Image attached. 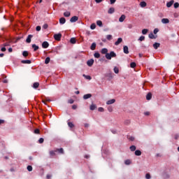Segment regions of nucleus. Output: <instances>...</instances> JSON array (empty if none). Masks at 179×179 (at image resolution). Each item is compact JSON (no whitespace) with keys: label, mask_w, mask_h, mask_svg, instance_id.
<instances>
[{"label":"nucleus","mask_w":179,"mask_h":179,"mask_svg":"<svg viewBox=\"0 0 179 179\" xmlns=\"http://www.w3.org/2000/svg\"><path fill=\"white\" fill-rule=\"evenodd\" d=\"M106 59H111L112 58H115L117 57V54L114 52V51H111L110 53H106L105 55Z\"/></svg>","instance_id":"nucleus-1"},{"label":"nucleus","mask_w":179,"mask_h":179,"mask_svg":"<svg viewBox=\"0 0 179 179\" xmlns=\"http://www.w3.org/2000/svg\"><path fill=\"white\" fill-rule=\"evenodd\" d=\"M55 40H56V41H61V38L62 37V34H61L60 33L59 34H55L53 36Z\"/></svg>","instance_id":"nucleus-2"},{"label":"nucleus","mask_w":179,"mask_h":179,"mask_svg":"<svg viewBox=\"0 0 179 179\" xmlns=\"http://www.w3.org/2000/svg\"><path fill=\"white\" fill-rule=\"evenodd\" d=\"M78 20L79 17L76 15H74L70 19V22L71 23H75V22H78Z\"/></svg>","instance_id":"nucleus-3"},{"label":"nucleus","mask_w":179,"mask_h":179,"mask_svg":"<svg viewBox=\"0 0 179 179\" xmlns=\"http://www.w3.org/2000/svg\"><path fill=\"white\" fill-rule=\"evenodd\" d=\"M31 38H33V35L31 34L28 35L26 39V43H27V44H30L31 43Z\"/></svg>","instance_id":"nucleus-4"},{"label":"nucleus","mask_w":179,"mask_h":179,"mask_svg":"<svg viewBox=\"0 0 179 179\" xmlns=\"http://www.w3.org/2000/svg\"><path fill=\"white\" fill-rule=\"evenodd\" d=\"M50 47V43L48 41H43L42 43V48H48Z\"/></svg>","instance_id":"nucleus-5"},{"label":"nucleus","mask_w":179,"mask_h":179,"mask_svg":"<svg viewBox=\"0 0 179 179\" xmlns=\"http://www.w3.org/2000/svg\"><path fill=\"white\" fill-rule=\"evenodd\" d=\"M94 64V59H90L87 62V65L89 66H93V64Z\"/></svg>","instance_id":"nucleus-6"},{"label":"nucleus","mask_w":179,"mask_h":179,"mask_svg":"<svg viewBox=\"0 0 179 179\" xmlns=\"http://www.w3.org/2000/svg\"><path fill=\"white\" fill-rule=\"evenodd\" d=\"M106 78H108V80H111L113 79V73L111 72H109L105 75Z\"/></svg>","instance_id":"nucleus-7"},{"label":"nucleus","mask_w":179,"mask_h":179,"mask_svg":"<svg viewBox=\"0 0 179 179\" xmlns=\"http://www.w3.org/2000/svg\"><path fill=\"white\" fill-rule=\"evenodd\" d=\"M123 52H124V54H129V49L128 48V46L124 45V46L123 47Z\"/></svg>","instance_id":"nucleus-8"},{"label":"nucleus","mask_w":179,"mask_h":179,"mask_svg":"<svg viewBox=\"0 0 179 179\" xmlns=\"http://www.w3.org/2000/svg\"><path fill=\"white\" fill-rule=\"evenodd\" d=\"M174 4V0H171L170 1L166 3L167 8H171L173 5Z\"/></svg>","instance_id":"nucleus-9"},{"label":"nucleus","mask_w":179,"mask_h":179,"mask_svg":"<svg viewBox=\"0 0 179 179\" xmlns=\"http://www.w3.org/2000/svg\"><path fill=\"white\" fill-rule=\"evenodd\" d=\"M66 22V19H65V17H62L59 18V23L61 24H65Z\"/></svg>","instance_id":"nucleus-10"},{"label":"nucleus","mask_w":179,"mask_h":179,"mask_svg":"<svg viewBox=\"0 0 179 179\" xmlns=\"http://www.w3.org/2000/svg\"><path fill=\"white\" fill-rule=\"evenodd\" d=\"M162 23H163L164 24H167L168 23H170V20H169V18H163L162 19Z\"/></svg>","instance_id":"nucleus-11"},{"label":"nucleus","mask_w":179,"mask_h":179,"mask_svg":"<svg viewBox=\"0 0 179 179\" xmlns=\"http://www.w3.org/2000/svg\"><path fill=\"white\" fill-rule=\"evenodd\" d=\"M101 54H105V55H107L108 54V49L103 48L101 50Z\"/></svg>","instance_id":"nucleus-12"},{"label":"nucleus","mask_w":179,"mask_h":179,"mask_svg":"<svg viewBox=\"0 0 179 179\" xmlns=\"http://www.w3.org/2000/svg\"><path fill=\"white\" fill-rule=\"evenodd\" d=\"M114 103H115V99H112L107 101L106 104L108 106H110V104H114Z\"/></svg>","instance_id":"nucleus-13"},{"label":"nucleus","mask_w":179,"mask_h":179,"mask_svg":"<svg viewBox=\"0 0 179 179\" xmlns=\"http://www.w3.org/2000/svg\"><path fill=\"white\" fill-rule=\"evenodd\" d=\"M126 17H127L125 16V15H122L119 18V22H120V23H122V22L125 20Z\"/></svg>","instance_id":"nucleus-14"},{"label":"nucleus","mask_w":179,"mask_h":179,"mask_svg":"<svg viewBox=\"0 0 179 179\" xmlns=\"http://www.w3.org/2000/svg\"><path fill=\"white\" fill-rule=\"evenodd\" d=\"M114 12H115V8H110L108 10V13H109V15H113V13H114Z\"/></svg>","instance_id":"nucleus-15"},{"label":"nucleus","mask_w":179,"mask_h":179,"mask_svg":"<svg viewBox=\"0 0 179 179\" xmlns=\"http://www.w3.org/2000/svg\"><path fill=\"white\" fill-rule=\"evenodd\" d=\"M122 41V38H118L117 41L115 42V45H120Z\"/></svg>","instance_id":"nucleus-16"},{"label":"nucleus","mask_w":179,"mask_h":179,"mask_svg":"<svg viewBox=\"0 0 179 179\" xmlns=\"http://www.w3.org/2000/svg\"><path fill=\"white\" fill-rule=\"evenodd\" d=\"M92 97V94H86L83 96L84 100H87V99H90Z\"/></svg>","instance_id":"nucleus-17"},{"label":"nucleus","mask_w":179,"mask_h":179,"mask_svg":"<svg viewBox=\"0 0 179 179\" xmlns=\"http://www.w3.org/2000/svg\"><path fill=\"white\" fill-rule=\"evenodd\" d=\"M153 47H154L155 50H157V48H159V47H160V43H157V42H155L153 44Z\"/></svg>","instance_id":"nucleus-18"},{"label":"nucleus","mask_w":179,"mask_h":179,"mask_svg":"<svg viewBox=\"0 0 179 179\" xmlns=\"http://www.w3.org/2000/svg\"><path fill=\"white\" fill-rule=\"evenodd\" d=\"M96 43H92L90 46V50H92V51H94V50H96Z\"/></svg>","instance_id":"nucleus-19"},{"label":"nucleus","mask_w":179,"mask_h":179,"mask_svg":"<svg viewBox=\"0 0 179 179\" xmlns=\"http://www.w3.org/2000/svg\"><path fill=\"white\" fill-rule=\"evenodd\" d=\"M148 37H149V38H150L151 40H153V39H155V38H157V36H155L153 34V33L151 32L150 34H149Z\"/></svg>","instance_id":"nucleus-20"},{"label":"nucleus","mask_w":179,"mask_h":179,"mask_svg":"<svg viewBox=\"0 0 179 179\" xmlns=\"http://www.w3.org/2000/svg\"><path fill=\"white\" fill-rule=\"evenodd\" d=\"M136 156H141L142 155V152L140 150H136L134 152Z\"/></svg>","instance_id":"nucleus-21"},{"label":"nucleus","mask_w":179,"mask_h":179,"mask_svg":"<svg viewBox=\"0 0 179 179\" xmlns=\"http://www.w3.org/2000/svg\"><path fill=\"white\" fill-rule=\"evenodd\" d=\"M32 48H33L34 51H37V50H38V48H40V47H38V45H37L36 44H32Z\"/></svg>","instance_id":"nucleus-22"},{"label":"nucleus","mask_w":179,"mask_h":179,"mask_svg":"<svg viewBox=\"0 0 179 179\" xmlns=\"http://www.w3.org/2000/svg\"><path fill=\"white\" fill-rule=\"evenodd\" d=\"M146 100H152V93L149 92L146 95Z\"/></svg>","instance_id":"nucleus-23"},{"label":"nucleus","mask_w":179,"mask_h":179,"mask_svg":"<svg viewBox=\"0 0 179 179\" xmlns=\"http://www.w3.org/2000/svg\"><path fill=\"white\" fill-rule=\"evenodd\" d=\"M148 5V3H145V1H141L140 3L141 8H145V6Z\"/></svg>","instance_id":"nucleus-24"},{"label":"nucleus","mask_w":179,"mask_h":179,"mask_svg":"<svg viewBox=\"0 0 179 179\" xmlns=\"http://www.w3.org/2000/svg\"><path fill=\"white\" fill-rule=\"evenodd\" d=\"M21 62H22V64H31V60H29V59L22 60Z\"/></svg>","instance_id":"nucleus-25"},{"label":"nucleus","mask_w":179,"mask_h":179,"mask_svg":"<svg viewBox=\"0 0 179 179\" xmlns=\"http://www.w3.org/2000/svg\"><path fill=\"white\" fill-rule=\"evenodd\" d=\"M71 44H76V38H71L70 39Z\"/></svg>","instance_id":"nucleus-26"},{"label":"nucleus","mask_w":179,"mask_h":179,"mask_svg":"<svg viewBox=\"0 0 179 179\" xmlns=\"http://www.w3.org/2000/svg\"><path fill=\"white\" fill-rule=\"evenodd\" d=\"M96 24L99 27H103V22H101V20H97L96 21Z\"/></svg>","instance_id":"nucleus-27"},{"label":"nucleus","mask_w":179,"mask_h":179,"mask_svg":"<svg viewBox=\"0 0 179 179\" xmlns=\"http://www.w3.org/2000/svg\"><path fill=\"white\" fill-rule=\"evenodd\" d=\"M50 61H51V58H50V57H46L45 59V64L46 65L50 64Z\"/></svg>","instance_id":"nucleus-28"},{"label":"nucleus","mask_w":179,"mask_h":179,"mask_svg":"<svg viewBox=\"0 0 179 179\" xmlns=\"http://www.w3.org/2000/svg\"><path fill=\"white\" fill-rule=\"evenodd\" d=\"M64 16H65V17H69V16H71V12L69 11L64 12Z\"/></svg>","instance_id":"nucleus-29"},{"label":"nucleus","mask_w":179,"mask_h":179,"mask_svg":"<svg viewBox=\"0 0 179 179\" xmlns=\"http://www.w3.org/2000/svg\"><path fill=\"white\" fill-rule=\"evenodd\" d=\"M90 108L91 111H94V110H96V108H97V106H96V105H94V104H92L90 106Z\"/></svg>","instance_id":"nucleus-30"},{"label":"nucleus","mask_w":179,"mask_h":179,"mask_svg":"<svg viewBox=\"0 0 179 179\" xmlns=\"http://www.w3.org/2000/svg\"><path fill=\"white\" fill-rule=\"evenodd\" d=\"M40 86V83H34V84H33V87H34V89H38V87Z\"/></svg>","instance_id":"nucleus-31"},{"label":"nucleus","mask_w":179,"mask_h":179,"mask_svg":"<svg viewBox=\"0 0 179 179\" xmlns=\"http://www.w3.org/2000/svg\"><path fill=\"white\" fill-rule=\"evenodd\" d=\"M129 149H130L131 152H135L136 150V146L131 145V146H130Z\"/></svg>","instance_id":"nucleus-32"},{"label":"nucleus","mask_w":179,"mask_h":179,"mask_svg":"<svg viewBox=\"0 0 179 179\" xmlns=\"http://www.w3.org/2000/svg\"><path fill=\"white\" fill-rule=\"evenodd\" d=\"M113 71H114L115 73H120V69H118V67H117V66L114 67Z\"/></svg>","instance_id":"nucleus-33"},{"label":"nucleus","mask_w":179,"mask_h":179,"mask_svg":"<svg viewBox=\"0 0 179 179\" xmlns=\"http://www.w3.org/2000/svg\"><path fill=\"white\" fill-rule=\"evenodd\" d=\"M85 79H87V80H92V76H86L85 74H83V76Z\"/></svg>","instance_id":"nucleus-34"},{"label":"nucleus","mask_w":179,"mask_h":179,"mask_svg":"<svg viewBox=\"0 0 179 179\" xmlns=\"http://www.w3.org/2000/svg\"><path fill=\"white\" fill-rule=\"evenodd\" d=\"M106 39L108 40V41H110V40H113V35H111V34L107 35Z\"/></svg>","instance_id":"nucleus-35"},{"label":"nucleus","mask_w":179,"mask_h":179,"mask_svg":"<svg viewBox=\"0 0 179 179\" xmlns=\"http://www.w3.org/2000/svg\"><path fill=\"white\" fill-rule=\"evenodd\" d=\"M94 58H99L100 57V53L99 52H96L94 54Z\"/></svg>","instance_id":"nucleus-36"},{"label":"nucleus","mask_w":179,"mask_h":179,"mask_svg":"<svg viewBox=\"0 0 179 179\" xmlns=\"http://www.w3.org/2000/svg\"><path fill=\"white\" fill-rule=\"evenodd\" d=\"M148 31H149V29H143V30H142V34H148Z\"/></svg>","instance_id":"nucleus-37"},{"label":"nucleus","mask_w":179,"mask_h":179,"mask_svg":"<svg viewBox=\"0 0 179 179\" xmlns=\"http://www.w3.org/2000/svg\"><path fill=\"white\" fill-rule=\"evenodd\" d=\"M136 66V63L135 62H132L130 63V67L135 68Z\"/></svg>","instance_id":"nucleus-38"},{"label":"nucleus","mask_w":179,"mask_h":179,"mask_svg":"<svg viewBox=\"0 0 179 179\" xmlns=\"http://www.w3.org/2000/svg\"><path fill=\"white\" fill-rule=\"evenodd\" d=\"M68 126L69 127V128H73V127H75V124H73V123H72V122H69Z\"/></svg>","instance_id":"nucleus-39"},{"label":"nucleus","mask_w":179,"mask_h":179,"mask_svg":"<svg viewBox=\"0 0 179 179\" xmlns=\"http://www.w3.org/2000/svg\"><path fill=\"white\" fill-rule=\"evenodd\" d=\"M23 57H27L29 55V52L27 50H24L22 52Z\"/></svg>","instance_id":"nucleus-40"},{"label":"nucleus","mask_w":179,"mask_h":179,"mask_svg":"<svg viewBox=\"0 0 179 179\" xmlns=\"http://www.w3.org/2000/svg\"><path fill=\"white\" fill-rule=\"evenodd\" d=\"M90 29H91V30H94V29H96V24L95 23H92L90 25Z\"/></svg>","instance_id":"nucleus-41"},{"label":"nucleus","mask_w":179,"mask_h":179,"mask_svg":"<svg viewBox=\"0 0 179 179\" xmlns=\"http://www.w3.org/2000/svg\"><path fill=\"white\" fill-rule=\"evenodd\" d=\"M57 151L59 153H61L62 155H64V148H59V149L57 150Z\"/></svg>","instance_id":"nucleus-42"},{"label":"nucleus","mask_w":179,"mask_h":179,"mask_svg":"<svg viewBox=\"0 0 179 179\" xmlns=\"http://www.w3.org/2000/svg\"><path fill=\"white\" fill-rule=\"evenodd\" d=\"M173 7L175 8V9H177L178 8H179V3L178 2L174 3Z\"/></svg>","instance_id":"nucleus-43"},{"label":"nucleus","mask_w":179,"mask_h":179,"mask_svg":"<svg viewBox=\"0 0 179 179\" xmlns=\"http://www.w3.org/2000/svg\"><path fill=\"white\" fill-rule=\"evenodd\" d=\"M27 169L28 171H33V166H31V165L27 166Z\"/></svg>","instance_id":"nucleus-44"},{"label":"nucleus","mask_w":179,"mask_h":179,"mask_svg":"<svg viewBox=\"0 0 179 179\" xmlns=\"http://www.w3.org/2000/svg\"><path fill=\"white\" fill-rule=\"evenodd\" d=\"M124 164H127V166H129V164H131V160H129V159L125 160Z\"/></svg>","instance_id":"nucleus-45"},{"label":"nucleus","mask_w":179,"mask_h":179,"mask_svg":"<svg viewBox=\"0 0 179 179\" xmlns=\"http://www.w3.org/2000/svg\"><path fill=\"white\" fill-rule=\"evenodd\" d=\"M98 111H99V113H103V111H104V108H103V107H99V108H98Z\"/></svg>","instance_id":"nucleus-46"},{"label":"nucleus","mask_w":179,"mask_h":179,"mask_svg":"<svg viewBox=\"0 0 179 179\" xmlns=\"http://www.w3.org/2000/svg\"><path fill=\"white\" fill-rule=\"evenodd\" d=\"M129 141H130L131 142H134L135 141V137L134 136H130L129 137Z\"/></svg>","instance_id":"nucleus-47"},{"label":"nucleus","mask_w":179,"mask_h":179,"mask_svg":"<svg viewBox=\"0 0 179 179\" xmlns=\"http://www.w3.org/2000/svg\"><path fill=\"white\" fill-rule=\"evenodd\" d=\"M145 178H146V179H150V178H152V176H150V173H146V174H145Z\"/></svg>","instance_id":"nucleus-48"},{"label":"nucleus","mask_w":179,"mask_h":179,"mask_svg":"<svg viewBox=\"0 0 179 179\" xmlns=\"http://www.w3.org/2000/svg\"><path fill=\"white\" fill-rule=\"evenodd\" d=\"M124 124H125V125H129V124H131V120H125Z\"/></svg>","instance_id":"nucleus-49"},{"label":"nucleus","mask_w":179,"mask_h":179,"mask_svg":"<svg viewBox=\"0 0 179 179\" xmlns=\"http://www.w3.org/2000/svg\"><path fill=\"white\" fill-rule=\"evenodd\" d=\"M43 29H44V30H47V29H48V24H45L43 25Z\"/></svg>","instance_id":"nucleus-50"},{"label":"nucleus","mask_w":179,"mask_h":179,"mask_svg":"<svg viewBox=\"0 0 179 179\" xmlns=\"http://www.w3.org/2000/svg\"><path fill=\"white\" fill-rule=\"evenodd\" d=\"M145 40V36H141L139 37L138 41H143Z\"/></svg>","instance_id":"nucleus-51"},{"label":"nucleus","mask_w":179,"mask_h":179,"mask_svg":"<svg viewBox=\"0 0 179 179\" xmlns=\"http://www.w3.org/2000/svg\"><path fill=\"white\" fill-rule=\"evenodd\" d=\"M39 143H44V138H40L38 140Z\"/></svg>","instance_id":"nucleus-52"},{"label":"nucleus","mask_w":179,"mask_h":179,"mask_svg":"<svg viewBox=\"0 0 179 179\" xmlns=\"http://www.w3.org/2000/svg\"><path fill=\"white\" fill-rule=\"evenodd\" d=\"M75 101L73 99H71L68 101L69 104H73Z\"/></svg>","instance_id":"nucleus-53"},{"label":"nucleus","mask_w":179,"mask_h":179,"mask_svg":"<svg viewBox=\"0 0 179 179\" xmlns=\"http://www.w3.org/2000/svg\"><path fill=\"white\" fill-rule=\"evenodd\" d=\"M154 34H157V33H159V29L155 28L153 31Z\"/></svg>","instance_id":"nucleus-54"},{"label":"nucleus","mask_w":179,"mask_h":179,"mask_svg":"<svg viewBox=\"0 0 179 179\" xmlns=\"http://www.w3.org/2000/svg\"><path fill=\"white\" fill-rule=\"evenodd\" d=\"M36 31H40L41 30V26H37L36 27Z\"/></svg>","instance_id":"nucleus-55"},{"label":"nucleus","mask_w":179,"mask_h":179,"mask_svg":"<svg viewBox=\"0 0 179 179\" xmlns=\"http://www.w3.org/2000/svg\"><path fill=\"white\" fill-rule=\"evenodd\" d=\"M50 156H55V152H54L53 150L50 151Z\"/></svg>","instance_id":"nucleus-56"},{"label":"nucleus","mask_w":179,"mask_h":179,"mask_svg":"<svg viewBox=\"0 0 179 179\" xmlns=\"http://www.w3.org/2000/svg\"><path fill=\"white\" fill-rule=\"evenodd\" d=\"M34 134H40V129H34Z\"/></svg>","instance_id":"nucleus-57"},{"label":"nucleus","mask_w":179,"mask_h":179,"mask_svg":"<svg viewBox=\"0 0 179 179\" xmlns=\"http://www.w3.org/2000/svg\"><path fill=\"white\" fill-rule=\"evenodd\" d=\"M116 1L117 0H110V5H114V3H115Z\"/></svg>","instance_id":"nucleus-58"},{"label":"nucleus","mask_w":179,"mask_h":179,"mask_svg":"<svg viewBox=\"0 0 179 179\" xmlns=\"http://www.w3.org/2000/svg\"><path fill=\"white\" fill-rule=\"evenodd\" d=\"M108 110L109 111V113H112V111H113V107H112V106H109V107L108 108Z\"/></svg>","instance_id":"nucleus-59"},{"label":"nucleus","mask_w":179,"mask_h":179,"mask_svg":"<svg viewBox=\"0 0 179 179\" xmlns=\"http://www.w3.org/2000/svg\"><path fill=\"white\" fill-rule=\"evenodd\" d=\"M1 51H2V52H5V51H6V48L3 46V48H1Z\"/></svg>","instance_id":"nucleus-60"},{"label":"nucleus","mask_w":179,"mask_h":179,"mask_svg":"<svg viewBox=\"0 0 179 179\" xmlns=\"http://www.w3.org/2000/svg\"><path fill=\"white\" fill-rule=\"evenodd\" d=\"M110 131H111L112 134H113L114 135H115V134H117V130H115V129H111Z\"/></svg>","instance_id":"nucleus-61"},{"label":"nucleus","mask_w":179,"mask_h":179,"mask_svg":"<svg viewBox=\"0 0 179 179\" xmlns=\"http://www.w3.org/2000/svg\"><path fill=\"white\" fill-rule=\"evenodd\" d=\"M103 153H104L105 155H110V152H108V150H105L104 152H103Z\"/></svg>","instance_id":"nucleus-62"},{"label":"nucleus","mask_w":179,"mask_h":179,"mask_svg":"<svg viewBox=\"0 0 179 179\" xmlns=\"http://www.w3.org/2000/svg\"><path fill=\"white\" fill-rule=\"evenodd\" d=\"M127 27H128V29H132L133 26H132L131 24H129L127 25Z\"/></svg>","instance_id":"nucleus-63"},{"label":"nucleus","mask_w":179,"mask_h":179,"mask_svg":"<svg viewBox=\"0 0 179 179\" xmlns=\"http://www.w3.org/2000/svg\"><path fill=\"white\" fill-rule=\"evenodd\" d=\"M174 138H175L176 140L178 139L179 135L178 134H176Z\"/></svg>","instance_id":"nucleus-64"}]
</instances>
